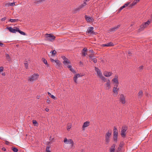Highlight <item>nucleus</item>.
I'll use <instances>...</instances> for the list:
<instances>
[{"instance_id":"obj_1","label":"nucleus","mask_w":152,"mask_h":152,"mask_svg":"<svg viewBox=\"0 0 152 152\" xmlns=\"http://www.w3.org/2000/svg\"><path fill=\"white\" fill-rule=\"evenodd\" d=\"M95 70L97 73V76L102 80L105 81L106 78L103 75L101 70L98 68L95 67Z\"/></svg>"},{"instance_id":"obj_2","label":"nucleus","mask_w":152,"mask_h":152,"mask_svg":"<svg viewBox=\"0 0 152 152\" xmlns=\"http://www.w3.org/2000/svg\"><path fill=\"white\" fill-rule=\"evenodd\" d=\"M104 82H106V83L104 84V88L105 90H109L111 88V83L110 80L108 79L107 80H106V79L105 80V81H103Z\"/></svg>"},{"instance_id":"obj_3","label":"nucleus","mask_w":152,"mask_h":152,"mask_svg":"<svg viewBox=\"0 0 152 152\" xmlns=\"http://www.w3.org/2000/svg\"><path fill=\"white\" fill-rule=\"evenodd\" d=\"M46 39L49 41H52L54 40L55 37L50 34H46L45 35Z\"/></svg>"},{"instance_id":"obj_4","label":"nucleus","mask_w":152,"mask_h":152,"mask_svg":"<svg viewBox=\"0 0 152 152\" xmlns=\"http://www.w3.org/2000/svg\"><path fill=\"white\" fill-rule=\"evenodd\" d=\"M127 129V127L126 126H123L122 127L121 134L123 137H125L126 134V131Z\"/></svg>"},{"instance_id":"obj_5","label":"nucleus","mask_w":152,"mask_h":152,"mask_svg":"<svg viewBox=\"0 0 152 152\" xmlns=\"http://www.w3.org/2000/svg\"><path fill=\"white\" fill-rule=\"evenodd\" d=\"M64 142L66 144L70 145L71 148L73 147L74 146V143L72 140L67 139L65 138L64 139Z\"/></svg>"},{"instance_id":"obj_6","label":"nucleus","mask_w":152,"mask_h":152,"mask_svg":"<svg viewBox=\"0 0 152 152\" xmlns=\"http://www.w3.org/2000/svg\"><path fill=\"white\" fill-rule=\"evenodd\" d=\"M112 132L111 131H108L106 134L105 136V141L107 143H108L110 142V137Z\"/></svg>"},{"instance_id":"obj_7","label":"nucleus","mask_w":152,"mask_h":152,"mask_svg":"<svg viewBox=\"0 0 152 152\" xmlns=\"http://www.w3.org/2000/svg\"><path fill=\"white\" fill-rule=\"evenodd\" d=\"M39 75L37 74H34L30 77L29 80L31 82H32L35 80H36L38 78Z\"/></svg>"},{"instance_id":"obj_8","label":"nucleus","mask_w":152,"mask_h":152,"mask_svg":"<svg viewBox=\"0 0 152 152\" xmlns=\"http://www.w3.org/2000/svg\"><path fill=\"white\" fill-rule=\"evenodd\" d=\"M119 100L122 104H124L126 103V96L123 94H121L120 96Z\"/></svg>"},{"instance_id":"obj_9","label":"nucleus","mask_w":152,"mask_h":152,"mask_svg":"<svg viewBox=\"0 0 152 152\" xmlns=\"http://www.w3.org/2000/svg\"><path fill=\"white\" fill-rule=\"evenodd\" d=\"M113 83L115 84V85H118L119 84L118 77V75H115L114 78L112 80Z\"/></svg>"},{"instance_id":"obj_10","label":"nucleus","mask_w":152,"mask_h":152,"mask_svg":"<svg viewBox=\"0 0 152 152\" xmlns=\"http://www.w3.org/2000/svg\"><path fill=\"white\" fill-rule=\"evenodd\" d=\"M118 85H115L113 88V91L114 94L117 95L118 94V92L119 90V88L118 87Z\"/></svg>"},{"instance_id":"obj_11","label":"nucleus","mask_w":152,"mask_h":152,"mask_svg":"<svg viewBox=\"0 0 152 152\" xmlns=\"http://www.w3.org/2000/svg\"><path fill=\"white\" fill-rule=\"evenodd\" d=\"M15 28H13L11 27H7L6 28L8 29L9 31L11 32L12 33H16V32H17V28L16 27H14Z\"/></svg>"},{"instance_id":"obj_12","label":"nucleus","mask_w":152,"mask_h":152,"mask_svg":"<svg viewBox=\"0 0 152 152\" xmlns=\"http://www.w3.org/2000/svg\"><path fill=\"white\" fill-rule=\"evenodd\" d=\"M150 22L149 20H148L145 23L141 25L140 27V29L141 30L145 28L150 23Z\"/></svg>"},{"instance_id":"obj_13","label":"nucleus","mask_w":152,"mask_h":152,"mask_svg":"<svg viewBox=\"0 0 152 152\" xmlns=\"http://www.w3.org/2000/svg\"><path fill=\"white\" fill-rule=\"evenodd\" d=\"M85 18L87 22L91 23L94 21V19L92 17L86 15L85 16Z\"/></svg>"},{"instance_id":"obj_14","label":"nucleus","mask_w":152,"mask_h":152,"mask_svg":"<svg viewBox=\"0 0 152 152\" xmlns=\"http://www.w3.org/2000/svg\"><path fill=\"white\" fill-rule=\"evenodd\" d=\"M62 58L64 60L63 63L65 66H66L68 64L70 63V61L65 56H63L62 57Z\"/></svg>"},{"instance_id":"obj_15","label":"nucleus","mask_w":152,"mask_h":152,"mask_svg":"<svg viewBox=\"0 0 152 152\" xmlns=\"http://www.w3.org/2000/svg\"><path fill=\"white\" fill-rule=\"evenodd\" d=\"M83 75H80V74H76L73 77V79L74 81V82L77 83V78L78 77H82L83 76Z\"/></svg>"},{"instance_id":"obj_16","label":"nucleus","mask_w":152,"mask_h":152,"mask_svg":"<svg viewBox=\"0 0 152 152\" xmlns=\"http://www.w3.org/2000/svg\"><path fill=\"white\" fill-rule=\"evenodd\" d=\"M103 74L105 76L107 77H109L112 75L113 74V73L111 72L105 71L104 72Z\"/></svg>"},{"instance_id":"obj_17","label":"nucleus","mask_w":152,"mask_h":152,"mask_svg":"<svg viewBox=\"0 0 152 152\" xmlns=\"http://www.w3.org/2000/svg\"><path fill=\"white\" fill-rule=\"evenodd\" d=\"M94 29V28L92 27H90L88 28L87 32L88 33L90 34H94V32L93 31V30Z\"/></svg>"},{"instance_id":"obj_18","label":"nucleus","mask_w":152,"mask_h":152,"mask_svg":"<svg viewBox=\"0 0 152 152\" xmlns=\"http://www.w3.org/2000/svg\"><path fill=\"white\" fill-rule=\"evenodd\" d=\"M89 125V122L88 121H86L84 122L82 128L83 130H85V128L88 126Z\"/></svg>"},{"instance_id":"obj_19","label":"nucleus","mask_w":152,"mask_h":152,"mask_svg":"<svg viewBox=\"0 0 152 152\" xmlns=\"http://www.w3.org/2000/svg\"><path fill=\"white\" fill-rule=\"evenodd\" d=\"M115 144H113L111 146L109 152H115Z\"/></svg>"},{"instance_id":"obj_20","label":"nucleus","mask_w":152,"mask_h":152,"mask_svg":"<svg viewBox=\"0 0 152 152\" xmlns=\"http://www.w3.org/2000/svg\"><path fill=\"white\" fill-rule=\"evenodd\" d=\"M130 3L128 2L125 4L123 6L121 7L118 10L119 12L121 11L123 9L127 6Z\"/></svg>"},{"instance_id":"obj_21","label":"nucleus","mask_w":152,"mask_h":152,"mask_svg":"<svg viewBox=\"0 0 152 152\" xmlns=\"http://www.w3.org/2000/svg\"><path fill=\"white\" fill-rule=\"evenodd\" d=\"M15 5V2L13 3H10L8 2L7 3L5 4V6L9 7V6H13Z\"/></svg>"},{"instance_id":"obj_22","label":"nucleus","mask_w":152,"mask_h":152,"mask_svg":"<svg viewBox=\"0 0 152 152\" xmlns=\"http://www.w3.org/2000/svg\"><path fill=\"white\" fill-rule=\"evenodd\" d=\"M113 45V43L112 42H110L107 44H103L102 46L104 47L107 46V47H109L111 46H112Z\"/></svg>"},{"instance_id":"obj_23","label":"nucleus","mask_w":152,"mask_h":152,"mask_svg":"<svg viewBox=\"0 0 152 152\" xmlns=\"http://www.w3.org/2000/svg\"><path fill=\"white\" fill-rule=\"evenodd\" d=\"M120 26V25H118L117 26H115L111 28L110 30L111 31H114L118 28Z\"/></svg>"},{"instance_id":"obj_24","label":"nucleus","mask_w":152,"mask_h":152,"mask_svg":"<svg viewBox=\"0 0 152 152\" xmlns=\"http://www.w3.org/2000/svg\"><path fill=\"white\" fill-rule=\"evenodd\" d=\"M118 134L117 129L115 127H114L113 129V135L118 136Z\"/></svg>"},{"instance_id":"obj_25","label":"nucleus","mask_w":152,"mask_h":152,"mask_svg":"<svg viewBox=\"0 0 152 152\" xmlns=\"http://www.w3.org/2000/svg\"><path fill=\"white\" fill-rule=\"evenodd\" d=\"M86 4H87L86 3V2L84 1L83 3L79 7L77 8V10H79L80 9H81L82 8L86 6Z\"/></svg>"},{"instance_id":"obj_26","label":"nucleus","mask_w":152,"mask_h":152,"mask_svg":"<svg viewBox=\"0 0 152 152\" xmlns=\"http://www.w3.org/2000/svg\"><path fill=\"white\" fill-rule=\"evenodd\" d=\"M143 95V93L142 91H140L138 94V96L139 98H141Z\"/></svg>"},{"instance_id":"obj_27","label":"nucleus","mask_w":152,"mask_h":152,"mask_svg":"<svg viewBox=\"0 0 152 152\" xmlns=\"http://www.w3.org/2000/svg\"><path fill=\"white\" fill-rule=\"evenodd\" d=\"M17 32H19L21 35H26V34L25 33L22 31H21L20 30H19L18 28H17Z\"/></svg>"},{"instance_id":"obj_28","label":"nucleus","mask_w":152,"mask_h":152,"mask_svg":"<svg viewBox=\"0 0 152 152\" xmlns=\"http://www.w3.org/2000/svg\"><path fill=\"white\" fill-rule=\"evenodd\" d=\"M56 68H59L61 65V63H60L59 61L58 60L57 61H56Z\"/></svg>"},{"instance_id":"obj_29","label":"nucleus","mask_w":152,"mask_h":152,"mask_svg":"<svg viewBox=\"0 0 152 152\" xmlns=\"http://www.w3.org/2000/svg\"><path fill=\"white\" fill-rule=\"evenodd\" d=\"M19 20L18 19H10L9 20V21H10L11 22L13 23V22H16L18 21Z\"/></svg>"},{"instance_id":"obj_30","label":"nucleus","mask_w":152,"mask_h":152,"mask_svg":"<svg viewBox=\"0 0 152 152\" xmlns=\"http://www.w3.org/2000/svg\"><path fill=\"white\" fill-rule=\"evenodd\" d=\"M42 61L45 64L47 65V67L49 66V65L48 64L47 61L45 59V58H42Z\"/></svg>"},{"instance_id":"obj_31","label":"nucleus","mask_w":152,"mask_h":152,"mask_svg":"<svg viewBox=\"0 0 152 152\" xmlns=\"http://www.w3.org/2000/svg\"><path fill=\"white\" fill-rule=\"evenodd\" d=\"M32 122L35 126H38V123L36 121L33 120L32 121Z\"/></svg>"},{"instance_id":"obj_32","label":"nucleus","mask_w":152,"mask_h":152,"mask_svg":"<svg viewBox=\"0 0 152 152\" xmlns=\"http://www.w3.org/2000/svg\"><path fill=\"white\" fill-rule=\"evenodd\" d=\"M50 53L52 54V55H53V56H54L56 54V52L55 50H54L53 51H51Z\"/></svg>"},{"instance_id":"obj_33","label":"nucleus","mask_w":152,"mask_h":152,"mask_svg":"<svg viewBox=\"0 0 152 152\" xmlns=\"http://www.w3.org/2000/svg\"><path fill=\"white\" fill-rule=\"evenodd\" d=\"M118 136L113 135V140L114 142H117V140Z\"/></svg>"},{"instance_id":"obj_34","label":"nucleus","mask_w":152,"mask_h":152,"mask_svg":"<svg viewBox=\"0 0 152 152\" xmlns=\"http://www.w3.org/2000/svg\"><path fill=\"white\" fill-rule=\"evenodd\" d=\"M50 148V146H48L46 147V152H51L50 150L49 149Z\"/></svg>"},{"instance_id":"obj_35","label":"nucleus","mask_w":152,"mask_h":152,"mask_svg":"<svg viewBox=\"0 0 152 152\" xmlns=\"http://www.w3.org/2000/svg\"><path fill=\"white\" fill-rule=\"evenodd\" d=\"M72 125L70 124H68L67 126V129L68 131H69L70 129L71 128Z\"/></svg>"},{"instance_id":"obj_36","label":"nucleus","mask_w":152,"mask_h":152,"mask_svg":"<svg viewBox=\"0 0 152 152\" xmlns=\"http://www.w3.org/2000/svg\"><path fill=\"white\" fill-rule=\"evenodd\" d=\"M5 55H6V58L7 59V60L8 61L10 60V57L9 55L8 54H7V53Z\"/></svg>"},{"instance_id":"obj_37","label":"nucleus","mask_w":152,"mask_h":152,"mask_svg":"<svg viewBox=\"0 0 152 152\" xmlns=\"http://www.w3.org/2000/svg\"><path fill=\"white\" fill-rule=\"evenodd\" d=\"M12 150L14 152H17L18 151V149L15 148H12Z\"/></svg>"},{"instance_id":"obj_38","label":"nucleus","mask_w":152,"mask_h":152,"mask_svg":"<svg viewBox=\"0 0 152 152\" xmlns=\"http://www.w3.org/2000/svg\"><path fill=\"white\" fill-rule=\"evenodd\" d=\"M137 4V3L136 2V1H134L133 2V3L131 4V5L130 6H134V5H135L136 4Z\"/></svg>"},{"instance_id":"obj_39","label":"nucleus","mask_w":152,"mask_h":152,"mask_svg":"<svg viewBox=\"0 0 152 152\" xmlns=\"http://www.w3.org/2000/svg\"><path fill=\"white\" fill-rule=\"evenodd\" d=\"M89 57L90 58V59L92 61L93 60V58H94V57L92 56H89Z\"/></svg>"},{"instance_id":"obj_40","label":"nucleus","mask_w":152,"mask_h":152,"mask_svg":"<svg viewBox=\"0 0 152 152\" xmlns=\"http://www.w3.org/2000/svg\"><path fill=\"white\" fill-rule=\"evenodd\" d=\"M50 60L52 62H55L56 63V61H57L58 60H54L53 59L51 58L50 59Z\"/></svg>"},{"instance_id":"obj_41","label":"nucleus","mask_w":152,"mask_h":152,"mask_svg":"<svg viewBox=\"0 0 152 152\" xmlns=\"http://www.w3.org/2000/svg\"><path fill=\"white\" fill-rule=\"evenodd\" d=\"M82 55H83L84 56H86L87 55V53H86V52L82 51Z\"/></svg>"},{"instance_id":"obj_42","label":"nucleus","mask_w":152,"mask_h":152,"mask_svg":"<svg viewBox=\"0 0 152 152\" xmlns=\"http://www.w3.org/2000/svg\"><path fill=\"white\" fill-rule=\"evenodd\" d=\"M24 64L25 68L26 69L27 68L28 66V63L26 62L24 63Z\"/></svg>"},{"instance_id":"obj_43","label":"nucleus","mask_w":152,"mask_h":152,"mask_svg":"<svg viewBox=\"0 0 152 152\" xmlns=\"http://www.w3.org/2000/svg\"><path fill=\"white\" fill-rule=\"evenodd\" d=\"M6 17H4L1 19V21H4L6 20Z\"/></svg>"},{"instance_id":"obj_44","label":"nucleus","mask_w":152,"mask_h":152,"mask_svg":"<svg viewBox=\"0 0 152 152\" xmlns=\"http://www.w3.org/2000/svg\"><path fill=\"white\" fill-rule=\"evenodd\" d=\"M3 67L1 66L0 67V72H2L3 70Z\"/></svg>"},{"instance_id":"obj_45","label":"nucleus","mask_w":152,"mask_h":152,"mask_svg":"<svg viewBox=\"0 0 152 152\" xmlns=\"http://www.w3.org/2000/svg\"><path fill=\"white\" fill-rule=\"evenodd\" d=\"M70 70L72 71V72H73L74 73H75V71L72 68L71 69H70Z\"/></svg>"},{"instance_id":"obj_46","label":"nucleus","mask_w":152,"mask_h":152,"mask_svg":"<svg viewBox=\"0 0 152 152\" xmlns=\"http://www.w3.org/2000/svg\"><path fill=\"white\" fill-rule=\"evenodd\" d=\"M93 60H92L95 63H96V62H97V59H95V58H93Z\"/></svg>"},{"instance_id":"obj_47","label":"nucleus","mask_w":152,"mask_h":152,"mask_svg":"<svg viewBox=\"0 0 152 152\" xmlns=\"http://www.w3.org/2000/svg\"><path fill=\"white\" fill-rule=\"evenodd\" d=\"M50 97H51V98L54 99H56V97H55V96L53 95H52L51 96H50Z\"/></svg>"},{"instance_id":"obj_48","label":"nucleus","mask_w":152,"mask_h":152,"mask_svg":"<svg viewBox=\"0 0 152 152\" xmlns=\"http://www.w3.org/2000/svg\"><path fill=\"white\" fill-rule=\"evenodd\" d=\"M87 50V49L86 48H84L83 49L82 51L86 52Z\"/></svg>"},{"instance_id":"obj_49","label":"nucleus","mask_w":152,"mask_h":152,"mask_svg":"<svg viewBox=\"0 0 152 152\" xmlns=\"http://www.w3.org/2000/svg\"><path fill=\"white\" fill-rule=\"evenodd\" d=\"M143 66H141L139 67V69L140 70H141L143 68Z\"/></svg>"},{"instance_id":"obj_50","label":"nucleus","mask_w":152,"mask_h":152,"mask_svg":"<svg viewBox=\"0 0 152 152\" xmlns=\"http://www.w3.org/2000/svg\"><path fill=\"white\" fill-rule=\"evenodd\" d=\"M67 67L70 69H71L72 68V66L71 65H69L67 66Z\"/></svg>"},{"instance_id":"obj_51","label":"nucleus","mask_w":152,"mask_h":152,"mask_svg":"<svg viewBox=\"0 0 152 152\" xmlns=\"http://www.w3.org/2000/svg\"><path fill=\"white\" fill-rule=\"evenodd\" d=\"M45 110H46V111L48 112L49 110V109L47 108L45 109Z\"/></svg>"},{"instance_id":"obj_52","label":"nucleus","mask_w":152,"mask_h":152,"mask_svg":"<svg viewBox=\"0 0 152 152\" xmlns=\"http://www.w3.org/2000/svg\"><path fill=\"white\" fill-rule=\"evenodd\" d=\"M47 102L48 103H50V101L49 100H47Z\"/></svg>"},{"instance_id":"obj_53","label":"nucleus","mask_w":152,"mask_h":152,"mask_svg":"<svg viewBox=\"0 0 152 152\" xmlns=\"http://www.w3.org/2000/svg\"><path fill=\"white\" fill-rule=\"evenodd\" d=\"M48 94L49 96H50L52 95V94L49 92H48Z\"/></svg>"},{"instance_id":"obj_54","label":"nucleus","mask_w":152,"mask_h":152,"mask_svg":"<svg viewBox=\"0 0 152 152\" xmlns=\"http://www.w3.org/2000/svg\"><path fill=\"white\" fill-rule=\"evenodd\" d=\"M89 52H90L91 53H93V51L92 50H89Z\"/></svg>"},{"instance_id":"obj_55","label":"nucleus","mask_w":152,"mask_h":152,"mask_svg":"<svg viewBox=\"0 0 152 152\" xmlns=\"http://www.w3.org/2000/svg\"><path fill=\"white\" fill-rule=\"evenodd\" d=\"M53 139V138L52 139H51V138L50 137L49 140L50 142H51L52 140Z\"/></svg>"},{"instance_id":"obj_56","label":"nucleus","mask_w":152,"mask_h":152,"mask_svg":"<svg viewBox=\"0 0 152 152\" xmlns=\"http://www.w3.org/2000/svg\"><path fill=\"white\" fill-rule=\"evenodd\" d=\"M3 44L2 43L0 42V46L2 47L3 46Z\"/></svg>"},{"instance_id":"obj_57","label":"nucleus","mask_w":152,"mask_h":152,"mask_svg":"<svg viewBox=\"0 0 152 152\" xmlns=\"http://www.w3.org/2000/svg\"><path fill=\"white\" fill-rule=\"evenodd\" d=\"M140 0H136L135 1H136L137 3Z\"/></svg>"},{"instance_id":"obj_58","label":"nucleus","mask_w":152,"mask_h":152,"mask_svg":"<svg viewBox=\"0 0 152 152\" xmlns=\"http://www.w3.org/2000/svg\"><path fill=\"white\" fill-rule=\"evenodd\" d=\"M9 142L7 141H6V144H9Z\"/></svg>"},{"instance_id":"obj_59","label":"nucleus","mask_w":152,"mask_h":152,"mask_svg":"<svg viewBox=\"0 0 152 152\" xmlns=\"http://www.w3.org/2000/svg\"><path fill=\"white\" fill-rule=\"evenodd\" d=\"M131 53L130 52V51H128V53L129 54H130Z\"/></svg>"},{"instance_id":"obj_60","label":"nucleus","mask_w":152,"mask_h":152,"mask_svg":"<svg viewBox=\"0 0 152 152\" xmlns=\"http://www.w3.org/2000/svg\"><path fill=\"white\" fill-rule=\"evenodd\" d=\"M90 0H85L84 1H85L86 2Z\"/></svg>"},{"instance_id":"obj_61","label":"nucleus","mask_w":152,"mask_h":152,"mask_svg":"<svg viewBox=\"0 0 152 152\" xmlns=\"http://www.w3.org/2000/svg\"><path fill=\"white\" fill-rule=\"evenodd\" d=\"M80 64H82V62L81 61H80Z\"/></svg>"},{"instance_id":"obj_62","label":"nucleus","mask_w":152,"mask_h":152,"mask_svg":"<svg viewBox=\"0 0 152 152\" xmlns=\"http://www.w3.org/2000/svg\"><path fill=\"white\" fill-rule=\"evenodd\" d=\"M50 142H48V144H50Z\"/></svg>"},{"instance_id":"obj_63","label":"nucleus","mask_w":152,"mask_h":152,"mask_svg":"<svg viewBox=\"0 0 152 152\" xmlns=\"http://www.w3.org/2000/svg\"><path fill=\"white\" fill-rule=\"evenodd\" d=\"M2 75H5V74H4V73H3V74H2Z\"/></svg>"},{"instance_id":"obj_64","label":"nucleus","mask_w":152,"mask_h":152,"mask_svg":"<svg viewBox=\"0 0 152 152\" xmlns=\"http://www.w3.org/2000/svg\"><path fill=\"white\" fill-rule=\"evenodd\" d=\"M120 146H121V145H120Z\"/></svg>"}]
</instances>
